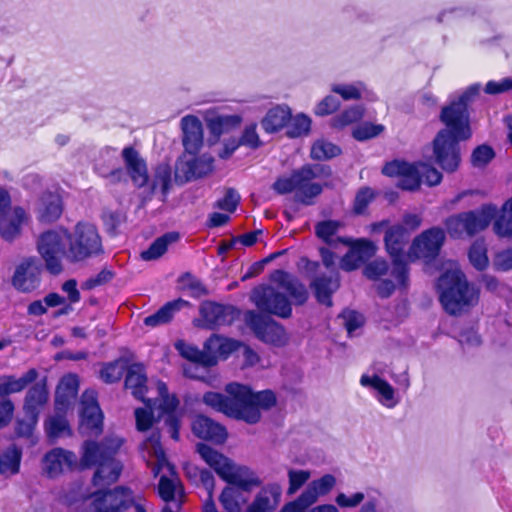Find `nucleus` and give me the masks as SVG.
<instances>
[{
  "label": "nucleus",
  "instance_id": "obj_1",
  "mask_svg": "<svg viewBox=\"0 0 512 512\" xmlns=\"http://www.w3.org/2000/svg\"><path fill=\"white\" fill-rule=\"evenodd\" d=\"M480 88L479 84L471 85L441 109L440 120L445 128L436 135L433 152L436 162L447 172H453L459 166V142L471 137L468 106L479 94Z\"/></svg>",
  "mask_w": 512,
  "mask_h": 512
},
{
  "label": "nucleus",
  "instance_id": "obj_2",
  "mask_svg": "<svg viewBox=\"0 0 512 512\" xmlns=\"http://www.w3.org/2000/svg\"><path fill=\"white\" fill-rule=\"evenodd\" d=\"M225 392L226 395L207 392L203 396V402L216 411L249 424L260 420L261 409L267 410L276 404V397L269 390L253 393L248 386L230 383Z\"/></svg>",
  "mask_w": 512,
  "mask_h": 512
},
{
  "label": "nucleus",
  "instance_id": "obj_3",
  "mask_svg": "<svg viewBox=\"0 0 512 512\" xmlns=\"http://www.w3.org/2000/svg\"><path fill=\"white\" fill-rule=\"evenodd\" d=\"M142 457L151 472L156 477L161 471L162 474L158 484V494L166 503H172L175 509H179L183 497V488L176 476L174 467L168 462L165 452L160 444L159 432H153L142 443Z\"/></svg>",
  "mask_w": 512,
  "mask_h": 512
},
{
  "label": "nucleus",
  "instance_id": "obj_4",
  "mask_svg": "<svg viewBox=\"0 0 512 512\" xmlns=\"http://www.w3.org/2000/svg\"><path fill=\"white\" fill-rule=\"evenodd\" d=\"M121 445L122 440L118 437L105 438L101 443H84L80 464L84 468L97 466L93 477L95 486H109L118 480L122 465L114 456Z\"/></svg>",
  "mask_w": 512,
  "mask_h": 512
},
{
  "label": "nucleus",
  "instance_id": "obj_5",
  "mask_svg": "<svg viewBox=\"0 0 512 512\" xmlns=\"http://www.w3.org/2000/svg\"><path fill=\"white\" fill-rule=\"evenodd\" d=\"M437 289L440 302L450 315H458L478 301V290L468 283L457 267L448 269L439 277Z\"/></svg>",
  "mask_w": 512,
  "mask_h": 512
},
{
  "label": "nucleus",
  "instance_id": "obj_6",
  "mask_svg": "<svg viewBox=\"0 0 512 512\" xmlns=\"http://www.w3.org/2000/svg\"><path fill=\"white\" fill-rule=\"evenodd\" d=\"M197 451L201 458L218 474L224 481L236 485L245 492L252 487L259 486L261 480L247 466L237 465L231 459L217 452L206 444H198Z\"/></svg>",
  "mask_w": 512,
  "mask_h": 512
},
{
  "label": "nucleus",
  "instance_id": "obj_7",
  "mask_svg": "<svg viewBox=\"0 0 512 512\" xmlns=\"http://www.w3.org/2000/svg\"><path fill=\"white\" fill-rule=\"evenodd\" d=\"M382 173L389 177H397V186L410 191L418 189L422 182L429 186H435L442 179L438 170L423 162L409 164L397 160L392 161L383 167Z\"/></svg>",
  "mask_w": 512,
  "mask_h": 512
},
{
  "label": "nucleus",
  "instance_id": "obj_8",
  "mask_svg": "<svg viewBox=\"0 0 512 512\" xmlns=\"http://www.w3.org/2000/svg\"><path fill=\"white\" fill-rule=\"evenodd\" d=\"M497 213L496 205L484 204L479 209L462 212L447 218L445 221L446 230L452 238L472 237L485 230Z\"/></svg>",
  "mask_w": 512,
  "mask_h": 512
},
{
  "label": "nucleus",
  "instance_id": "obj_9",
  "mask_svg": "<svg viewBox=\"0 0 512 512\" xmlns=\"http://www.w3.org/2000/svg\"><path fill=\"white\" fill-rule=\"evenodd\" d=\"M92 504L95 512H148V503L123 486L94 493Z\"/></svg>",
  "mask_w": 512,
  "mask_h": 512
},
{
  "label": "nucleus",
  "instance_id": "obj_10",
  "mask_svg": "<svg viewBox=\"0 0 512 512\" xmlns=\"http://www.w3.org/2000/svg\"><path fill=\"white\" fill-rule=\"evenodd\" d=\"M66 260L79 263L102 252V242L96 227L90 223H78L67 240Z\"/></svg>",
  "mask_w": 512,
  "mask_h": 512
},
{
  "label": "nucleus",
  "instance_id": "obj_11",
  "mask_svg": "<svg viewBox=\"0 0 512 512\" xmlns=\"http://www.w3.org/2000/svg\"><path fill=\"white\" fill-rule=\"evenodd\" d=\"M69 231L66 229L43 232L37 241V249L45 262L46 269L53 275L63 271L62 258L66 259Z\"/></svg>",
  "mask_w": 512,
  "mask_h": 512
},
{
  "label": "nucleus",
  "instance_id": "obj_12",
  "mask_svg": "<svg viewBox=\"0 0 512 512\" xmlns=\"http://www.w3.org/2000/svg\"><path fill=\"white\" fill-rule=\"evenodd\" d=\"M296 199L304 205H311L313 198L323 190L320 180L331 176V169L324 164H306L294 170Z\"/></svg>",
  "mask_w": 512,
  "mask_h": 512
},
{
  "label": "nucleus",
  "instance_id": "obj_13",
  "mask_svg": "<svg viewBox=\"0 0 512 512\" xmlns=\"http://www.w3.org/2000/svg\"><path fill=\"white\" fill-rule=\"evenodd\" d=\"M251 301L262 313L287 319L292 315L291 302L279 285H261L253 289Z\"/></svg>",
  "mask_w": 512,
  "mask_h": 512
},
{
  "label": "nucleus",
  "instance_id": "obj_14",
  "mask_svg": "<svg viewBox=\"0 0 512 512\" xmlns=\"http://www.w3.org/2000/svg\"><path fill=\"white\" fill-rule=\"evenodd\" d=\"M384 240L386 250L392 258L391 275L398 286L405 288L408 281L407 263L403 252L408 241L406 229L401 225L392 226L386 231Z\"/></svg>",
  "mask_w": 512,
  "mask_h": 512
},
{
  "label": "nucleus",
  "instance_id": "obj_15",
  "mask_svg": "<svg viewBox=\"0 0 512 512\" xmlns=\"http://www.w3.org/2000/svg\"><path fill=\"white\" fill-rule=\"evenodd\" d=\"M332 474H325L309 483L307 488L293 501L286 503L279 512H305L318 501L320 496L327 495L336 485Z\"/></svg>",
  "mask_w": 512,
  "mask_h": 512
},
{
  "label": "nucleus",
  "instance_id": "obj_16",
  "mask_svg": "<svg viewBox=\"0 0 512 512\" xmlns=\"http://www.w3.org/2000/svg\"><path fill=\"white\" fill-rule=\"evenodd\" d=\"M246 321L256 336L262 341L275 346H283L287 343L288 337L286 331L284 327L276 321L255 311H249L246 314Z\"/></svg>",
  "mask_w": 512,
  "mask_h": 512
},
{
  "label": "nucleus",
  "instance_id": "obj_17",
  "mask_svg": "<svg viewBox=\"0 0 512 512\" xmlns=\"http://www.w3.org/2000/svg\"><path fill=\"white\" fill-rule=\"evenodd\" d=\"M10 204V198L5 204L0 202V236L7 242H13L20 237L22 226L29 219L22 207H11Z\"/></svg>",
  "mask_w": 512,
  "mask_h": 512
},
{
  "label": "nucleus",
  "instance_id": "obj_18",
  "mask_svg": "<svg viewBox=\"0 0 512 512\" xmlns=\"http://www.w3.org/2000/svg\"><path fill=\"white\" fill-rule=\"evenodd\" d=\"M103 414L94 390H86L81 397L80 431L98 434L102 431Z\"/></svg>",
  "mask_w": 512,
  "mask_h": 512
},
{
  "label": "nucleus",
  "instance_id": "obj_19",
  "mask_svg": "<svg viewBox=\"0 0 512 512\" xmlns=\"http://www.w3.org/2000/svg\"><path fill=\"white\" fill-rule=\"evenodd\" d=\"M445 239L444 231L441 228H431L424 231L417 237L409 251L410 258H435L440 248L442 247Z\"/></svg>",
  "mask_w": 512,
  "mask_h": 512
},
{
  "label": "nucleus",
  "instance_id": "obj_20",
  "mask_svg": "<svg viewBox=\"0 0 512 512\" xmlns=\"http://www.w3.org/2000/svg\"><path fill=\"white\" fill-rule=\"evenodd\" d=\"M200 313L207 329H216L232 324L239 312L233 306L221 305L214 302H204L200 307Z\"/></svg>",
  "mask_w": 512,
  "mask_h": 512
},
{
  "label": "nucleus",
  "instance_id": "obj_21",
  "mask_svg": "<svg viewBox=\"0 0 512 512\" xmlns=\"http://www.w3.org/2000/svg\"><path fill=\"white\" fill-rule=\"evenodd\" d=\"M213 163V157L207 154L198 158L180 159L176 164V179L181 182H188L203 177L212 172Z\"/></svg>",
  "mask_w": 512,
  "mask_h": 512
},
{
  "label": "nucleus",
  "instance_id": "obj_22",
  "mask_svg": "<svg viewBox=\"0 0 512 512\" xmlns=\"http://www.w3.org/2000/svg\"><path fill=\"white\" fill-rule=\"evenodd\" d=\"M77 463V455L63 448H54L47 452L43 458L44 471L51 478L72 470L77 466Z\"/></svg>",
  "mask_w": 512,
  "mask_h": 512
},
{
  "label": "nucleus",
  "instance_id": "obj_23",
  "mask_svg": "<svg viewBox=\"0 0 512 512\" xmlns=\"http://www.w3.org/2000/svg\"><path fill=\"white\" fill-rule=\"evenodd\" d=\"M182 143L185 152L196 155L203 145V126L198 117L186 115L181 119Z\"/></svg>",
  "mask_w": 512,
  "mask_h": 512
},
{
  "label": "nucleus",
  "instance_id": "obj_24",
  "mask_svg": "<svg viewBox=\"0 0 512 512\" xmlns=\"http://www.w3.org/2000/svg\"><path fill=\"white\" fill-rule=\"evenodd\" d=\"M271 281L279 285L284 293L289 294L292 299L291 304L303 305L308 300L309 293L306 286L291 274L276 270L271 274Z\"/></svg>",
  "mask_w": 512,
  "mask_h": 512
},
{
  "label": "nucleus",
  "instance_id": "obj_25",
  "mask_svg": "<svg viewBox=\"0 0 512 512\" xmlns=\"http://www.w3.org/2000/svg\"><path fill=\"white\" fill-rule=\"evenodd\" d=\"M40 282V264L33 258L26 259L17 268L13 276V285L20 291L30 292Z\"/></svg>",
  "mask_w": 512,
  "mask_h": 512
},
{
  "label": "nucleus",
  "instance_id": "obj_26",
  "mask_svg": "<svg viewBox=\"0 0 512 512\" xmlns=\"http://www.w3.org/2000/svg\"><path fill=\"white\" fill-rule=\"evenodd\" d=\"M281 496V486L277 483H269L255 495L246 512H274L281 501Z\"/></svg>",
  "mask_w": 512,
  "mask_h": 512
},
{
  "label": "nucleus",
  "instance_id": "obj_27",
  "mask_svg": "<svg viewBox=\"0 0 512 512\" xmlns=\"http://www.w3.org/2000/svg\"><path fill=\"white\" fill-rule=\"evenodd\" d=\"M360 384L363 387L375 390L377 392V400L386 408H394L399 402L395 396L393 386L378 375L369 376L364 374L360 378Z\"/></svg>",
  "mask_w": 512,
  "mask_h": 512
},
{
  "label": "nucleus",
  "instance_id": "obj_28",
  "mask_svg": "<svg viewBox=\"0 0 512 512\" xmlns=\"http://www.w3.org/2000/svg\"><path fill=\"white\" fill-rule=\"evenodd\" d=\"M122 157L129 176L138 187H143L149 182L148 171L145 161L133 147H125Z\"/></svg>",
  "mask_w": 512,
  "mask_h": 512
},
{
  "label": "nucleus",
  "instance_id": "obj_29",
  "mask_svg": "<svg viewBox=\"0 0 512 512\" xmlns=\"http://www.w3.org/2000/svg\"><path fill=\"white\" fill-rule=\"evenodd\" d=\"M192 430L197 437L218 444L223 443L227 438V431L224 426L203 415L194 419Z\"/></svg>",
  "mask_w": 512,
  "mask_h": 512
},
{
  "label": "nucleus",
  "instance_id": "obj_30",
  "mask_svg": "<svg viewBox=\"0 0 512 512\" xmlns=\"http://www.w3.org/2000/svg\"><path fill=\"white\" fill-rule=\"evenodd\" d=\"M340 281L337 271L329 275H319L311 282V288L321 304L332 306L331 296L339 288Z\"/></svg>",
  "mask_w": 512,
  "mask_h": 512
},
{
  "label": "nucleus",
  "instance_id": "obj_31",
  "mask_svg": "<svg viewBox=\"0 0 512 512\" xmlns=\"http://www.w3.org/2000/svg\"><path fill=\"white\" fill-rule=\"evenodd\" d=\"M48 400V391L44 384L37 383L27 392L24 402L26 418L32 423H37L38 416Z\"/></svg>",
  "mask_w": 512,
  "mask_h": 512
},
{
  "label": "nucleus",
  "instance_id": "obj_32",
  "mask_svg": "<svg viewBox=\"0 0 512 512\" xmlns=\"http://www.w3.org/2000/svg\"><path fill=\"white\" fill-rule=\"evenodd\" d=\"M78 378L74 374L62 377L56 388L55 410L66 411L74 401L78 392Z\"/></svg>",
  "mask_w": 512,
  "mask_h": 512
},
{
  "label": "nucleus",
  "instance_id": "obj_33",
  "mask_svg": "<svg viewBox=\"0 0 512 512\" xmlns=\"http://www.w3.org/2000/svg\"><path fill=\"white\" fill-rule=\"evenodd\" d=\"M147 376L143 365L132 364L126 369L125 387L131 390L133 396L141 401H145L147 391Z\"/></svg>",
  "mask_w": 512,
  "mask_h": 512
},
{
  "label": "nucleus",
  "instance_id": "obj_34",
  "mask_svg": "<svg viewBox=\"0 0 512 512\" xmlns=\"http://www.w3.org/2000/svg\"><path fill=\"white\" fill-rule=\"evenodd\" d=\"M62 214V204L59 195L45 193L37 207V217L41 222L52 223Z\"/></svg>",
  "mask_w": 512,
  "mask_h": 512
},
{
  "label": "nucleus",
  "instance_id": "obj_35",
  "mask_svg": "<svg viewBox=\"0 0 512 512\" xmlns=\"http://www.w3.org/2000/svg\"><path fill=\"white\" fill-rule=\"evenodd\" d=\"M38 372L35 369H29L24 375L16 378L13 375H4L0 377V396L23 391L30 383L36 380Z\"/></svg>",
  "mask_w": 512,
  "mask_h": 512
},
{
  "label": "nucleus",
  "instance_id": "obj_36",
  "mask_svg": "<svg viewBox=\"0 0 512 512\" xmlns=\"http://www.w3.org/2000/svg\"><path fill=\"white\" fill-rule=\"evenodd\" d=\"M290 119V108L285 105H277L268 110L261 120V126L267 133H275L281 130Z\"/></svg>",
  "mask_w": 512,
  "mask_h": 512
},
{
  "label": "nucleus",
  "instance_id": "obj_37",
  "mask_svg": "<svg viewBox=\"0 0 512 512\" xmlns=\"http://www.w3.org/2000/svg\"><path fill=\"white\" fill-rule=\"evenodd\" d=\"M172 185V169L170 165L161 163L156 166L150 181V193L161 194V201H165Z\"/></svg>",
  "mask_w": 512,
  "mask_h": 512
},
{
  "label": "nucleus",
  "instance_id": "obj_38",
  "mask_svg": "<svg viewBox=\"0 0 512 512\" xmlns=\"http://www.w3.org/2000/svg\"><path fill=\"white\" fill-rule=\"evenodd\" d=\"M237 346L238 343L236 341L219 335H213L205 342L207 354L209 357L215 359V363L218 358H227L231 352L236 350Z\"/></svg>",
  "mask_w": 512,
  "mask_h": 512
},
{
  "label": "nucleus",
  "instance_id": "obj_39",
  "mask_svg": "<svg viewBox=\"0 0 512 512\" xmlns=\"http://www.w3.org/2000/svg\"><path fill=\"white\" fill-rule=\"evenodd\" d=\"M187 304L186 301L179 299L176 301L168 302L161 307L157 312L147 316L144 319V324L150 327H157L171 321L174 314Z\"/></svg>",
  "mask_w": 512,
  "mask_h": 512
},
{
  "label": "nucleus",
  "instance_id": "obj_40",
  "mask_svg": "<svg viewBox=\"0 0 512 512\" xmlns=\"http://www.w3.org/2000/svg\"><path fill=\"white\" fill-rule=\"evenodd\" d=\"M22 451L15 445L10 446L0 456V474L9 477L19 471Z\"/></svg>",
  "mask_w": 512,
  "mask_h": 512
},
{
  "label": "nucleus",
  "instance_id": "obj_41",
  "mask_svg": "<svg viewBox=\"0 0 512 512\" xmlns=\"http://www.w3.org/2000/svg\"><path fill=\"white\" fill-rule=\"evenodd\" d=\"M247 500V496L240 488L226 487L220 495V502L228 512H241Z\"/></svg>",
  "mask_w": 512,
  "mask_h": 512
},
{
  "label": "nucleus",
  "instance_id": "obj_42",
  "mask_svg": "<svg viewBox=\"0 0 512 512\" xmlns=\"http://www.w3.org/2000/svg\"><path fill=\"white\" fill-rule=\"evenodd\" d=\"M177 233H167L157 238L148 249L141 252V258L144 261H153L159 259L168 249V246L177 241Z\"/></svg>",
  "mask_w": 512,
  "mask_h": 512
},
{
  "label": "nucleus",
  "instance_id": "obj_43",
  "mask_svg": "<svg viewBox=\"0 0 512 512\" xmlns=\"http://www.w3.org/2000/svg\"><path fill=\"white\" fill-rule=\"evenodd\" d=\"M495 219L494 232L501 237L512 235V197L507 200L500 211V215Z\"/></svg>",
  "mask_w": 512,
  "mask_h": 512
},
{
  "label": "nucleus",
  "instance_id": "obj_44",
  "mask_svg": "<svg viewBox=\"0 0 512 512\" xmlns=\"http://www.w3.org/2000/svg\"><path fill=\"white\" fill-rule=\"evenodd\" d=\"M55 415L49 417L45 422V430L50 438H59L70 435L71 431L63 413L65 411L55 410Z\"/></svg>",
  "mask_w": 512,
  "mask_h": 512
},
{
  "label": "nucleus",
  "instance_id": "obj_45",
  "mask_svg": "<svg viewBox=\"0 0 512 512\" xmlns=\"http://www.w3.org/2000/svg\"><path fill=\"white\" fill-rule=\"evenodd\" d=\"M176 348L180 354L195 364H202L205 367L215 365V359L208 356L207 352H202L197 348L186 345L185 343H177Z\"/></svg>",
  "mask_w": 512,
  "mask_h": 512
},
{
  "label": "nucleus",
  "instance_id": "obj_46",
  "mask_svg": "<svg viewBox=\"0 0 512 512\" xmlns=\"http://www.w3.org/2000/svg\"><path fill=\"white\" fill-rule=\"evenodd\" d=\"M337 240L345 245L350 246L353 251L360 257L363 263L373 257L376 253V245L370 240L359 239L354 242L344 238H338Z\"/></svg>",
  "mask_w": 512,
  "mask_h": 512
},
{
  "label": "nucleus",
  "instance_id": "obj_47",
  "mask_svg": "<svg viewBox=\"0 0 512 512\" xmlns=\"http://www.w3.org/2000/svg\"><path fill=\"white\" fill-rule=\"evenodd\" d=\"M157 388H158L159 396L161 398V399H159V405H158V409L160 410V412H158L157 416L159 418L164 416V418H165L166 416H168V414H175L174 411L177 408L178 403H179L178 400L176 399V397L170 396L168 394L167 387L163 382H159ZM154 402L156 404L158 402V400L154 401Z\"/></svg>",
  "mask_w": 512,
  "mask_h": 512
},
{
  "label": "nucleus",
  "instance_id": "obj_48",
  "mask_svg": "<svg viewBox=\"0 0 512 512\" xmlns=\"http://www.w3.org/2000/svg\"><path fill=\"white\" fill-rule=\"evenodd\" d=\"M331 91L340 95L344 100H358L366 91V86L363 82H356L353 84H333Z\"/></svg>",
  "mask_w": 512,
  "mask_h": 512
},
{
  "label": "nucleus",
  "instance_id": "obj_49",
  "mask_svg": "<svg viewBox=\"0 0 512 512\" xmlns=\"http://www.w3.org/2000/svg\"><path fill=\"white\" fill-rule=\"evenodd\" d=\"M341 224L338 221L326 220L319 222L315 227L316 235L326 242L330 246H334L336 242H339L337 238H334L335 234L339 230Z\"/></svg>",
  "mask_w": 512,
  "mask_h": 512
},
{
  "label": "nucleus",
  "instance_id": "obj_50",
  "mask_svg": "<svg viewBox=\"0 0 512 512\" xmlns=\"http://www.w3.org/2000/svg\"><path fill=\"white\" fill-rule=\"evenodd\" d=\"M340 153L338 146L325 140L316 141L311 148V157L316 160H327Z\"/></svg>",
  "mask_w": 512,
  "mask_h": 512
},
{
  "label": "nucleus",
  "instance_id": "obj_51",
  "mask_svg": "<svg viewBox=\"0 0 512 512\" xmlns=\"http://www.w3.org/2000/svg\"><path fill=\"white\" fill-rule=\"evenodd\" d=\"M143 402L146 404V408H137L135 410L136 425L138 430L141 431L150 428L155 415V402H152L151 399H145Z\"/></svg>",
  "mask_w": 512,
  "mask_h": 512
},
{
  "label": "nucleus",
  "instance_id": "obj_52",
  "mask_svg": "<svg viewBox=\"0 0 512 512\" xmlns=\"http://www.w3.org/2000/svg\"><path fill=\"white\" fill-rule=\"evenodd\" d=\"M126 369L125 361L117 360L106 364L100 371V377L105 383H114L121 379Z\"/></svg>",
  "mask_w": 512,
  "mask_h": 512
},
{
  "label": "nucleus",
  "instance_id": "obj_53",
  "mask_svg": "<svg viewBox=\"0 0 512 512\" xmlns=\"http://www.w3.org/2000/svg\"><path fill=\"white\" fill-rule=\"evenodd\" d=\"M364 115V109L360 105L352 106L333 119V126L342 128L360 120Z\"/></svg>",
  "mask_w": 512,
  "mask_h": 512
},
{
  "label": "nucleus",
  "instance_id": "obj_54",
  "mask_svg": "<svg viewBox=\"0 0 512 512\" xmlns=\"http://www.w3.org/2000/svg\"><path fill=\"white\" fill-rule=\"evenodd\" d=\"M486 247L483 242L476 241L469 250V260L477 270H484L488 266Z\"/></svg>",
  "mask_w": 512,
  "mask_h": 512
},
{
  "label": "nucleus",
  "instance_id": "obj_55",
  "mask_svg": "<svg viewBox=\"0 0 512 512\" xmlns=\"http://www.w3.org/2000/svg\"><path fill=\"white\" fill-rule=\"evenodd\" d=\"M287 475L289 482L287 494L289 496L294 495L311 478L309 470L289 469Z\"/></svg>",
  "mask_w": 512,
  "mask_h": 512
},
{
  "label": "nucleus",
  "instance_id": "obj_56",
  "mask_svg": "<svg viewBox=\"0 0 512 512\" xmlns=\"http://www.w3.org/2000/svg\"><path fill=\"white\" fill-rule=\"evenodd\" d=\"M242 121L239 115H219L210 120V128L213 133L220 134L224 130L239 125Z\"/></svg>",
  "mask_w": 512,
  "mask_h": 512
},
{
  "label": "nucleus",
  "instance_id": "obj_57",
  "mask_svg": "<svg viewBox=\"0 0 512 512\" xmlns=\"http://www.w3.org/2000/svg\"><path fill=\"white\" fill-rule=\"evenodd\" d=\"M495 157L493 148L489 145L483 144L476 147L471 155V163L476 168H484Z\"/></svg>",
  "mask_w": 512,
  "mask_h": 512
},
{
  "label": "nucleus",
  "instance_id": "obj_58",
  "mask_svg": "<svg viewBox=\"0 0 512 512\" xmlns=\"http://www.w3.org/2000/svg\"><path fill=\"white\" fill-rule=\"evenodd\" d=\"M289 121L290 125L287 131V135L290 138H297L302 135H305L309 132L311 126V120L309 117L303 114L296 115L294 118H291Z\"/></svg>",
  "mask_w": 512,
  "mask_h": 512
},
{
  "label": "nucleus",
  "instance_id": "obj_59",
  "mask_svg": "<svg viewBox=\"0 0 512 512\" xmlns=\"http://www.w3.org/2000/svg\"><path fill=\"white\" fill-rule=\"evenodd\" d=\"M239 145L249 147L250 149H257L262 145L260 137L257 133V124L251 123L247 125L239 140L237 141Z\"/></svg>",
  "mask_w": 512,
  "mask_h": 512
},
{
  "label": "nucleus",
  "instance_id": "obj_60",
  "mask_svg": "<svg viewBox=\"0 0 512 512\" xmlns=\"http://www.w3.org/2000/svg\"><path fill=\"white\" fill-rule=\"evenodd\" d=\"M383 130L380 124L363 123L353 129L352 135L358 141H365L378 136Z\"/></svg>",
  "mask_w": 512,
  "mask_h": 512
},
{
  "label": "nucleus",
  "instance_id": "obj_61",
  "mask_svg": "<svg viewBox=\"0 0 512 512\" xmlns=\"http://www.w3.org/2000/svg\"><path fill=\"white\" fill-rule=\"evenodd\" d=\"M365 499V495L362 492H356L348 496L345 493H338L335 502L341 508H355L360 505Z\"/></svg>",
  "mask_w": 512,
  "mask_h": 512
},
{
  "label": "nucleus",
  "instance_id": "obj_62",
  "mask_svg": "<svg viewBox=\"0 0 512 512\" xmlns=\"http://www.w3.org/2000/svg\"><path fill=\"white\" fill-rule=\"evenodd\" d=\"M239 201L240 195L238 192L233 188H229L226 190L224 197L217 201V207L228 212H233L236 210Z\"/></svg>",
  "mask_w": 512,
  "mask_h": 512
},
{
  "label": "nucleus",
  "instance_id": "obj_63",
  "mask_svg": "<svg viewBox=\"0 0 512 512\" xmlns=\"http://www.w3.org/2000/svg\"><path fill=\"white\" fill-rule=\"evenodd\" d=\"M339 106V100L335 96L328 95L315 107V114L319 116L329 115L336 111Z\"/></svg>",
  "mask_w": 512,
  "mask_h": 512
},
{
  "label": "nucleus",
  "instance_id": "obj_64",
  "mask_svg": "<svg viewBox=\"0 0 512 512\" xmlns=\"http://www.w3.org/2000/svg\"><path fill=\"white\" fill-rule=\"evenodd\" d=\"M344 326L348 334H352L355 330L360 328L364 322L363 316L355 311H345L342 314Z\"/></svg>",
  "mask_w": 512,
  "mask_h": 512
}]
</instances>
